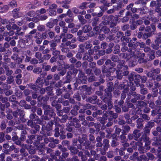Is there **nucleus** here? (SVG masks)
Returning <instances> with one entry per match:
<instances>
[{
  "label": "nucleus",
  "mask_w": 161,
  "mask_h": 161,
  "mask_svg": "<svg viewBox=\"0 0 161 161\" xmlns=\"http://www.w3.org/2000/svg\"><path fill=\"white\" fill-rule=\"evenodd\" d=\"M156 29V25L154 23L151 24L150 26H147L145 29V31L146 32L143 34V38L146 40L155 35Z\"/></svg>",
  "instance_id": "obj_9"
},
{
  "label": "nucleus",
  "mask_w": 161,
  "mask_h": 161,
  "mask_svg": "<svg viewBox=\"0 0 161 161\" xmlns=\"http://www.w3.org/2000/svg\"><path fill=\"white\" fill-rule=\"evenodd\" d=\"M127 95L128 98L131 99L130 102L134 103H136L137 100L140 99L143 100L146 97L144 96H141L140 94L133 91L129 92Z\"/></svg>",
  "instance_id": "obj_13"
},
{
  "label": "nucleus",
  "mask_w": 161,
  "mask_h": 161,
  "mask_svg": "<svg viewBox=\"0 0 161 161\" xmlns=\"http://www.w3.org/2000/svg\"><path fill=\"white\" fill-rule=\"evenodd\" d=\"M136 73L132 72L129 75H128V78L129 80V82H133L134 81L135 75Z\"/></svg>",
  "instance_id": "obj_55"
},
{
  "label": "nucleus",
  "mask_w": 161,
  "mask_h": 161,
  "mask_svg": "<svg viewBox=\"0 0 161 161\" xmlns=\"http://www.w3.org/2000/svg\"><path fill=\"white\" fill-rule=\"evenodd\" d=\"M115 43H118L120 41L122 42V45H127V43L131 41V38L124 35V33L121 31H118L116 34V36L114 39Z\"/></svg>",
  "instance_id": "obj_6"
},
{
  "label": "nucleus",
  "mask_w": 161,
  "mask_h": 161,
  "mask_svg": "<svg viewBox=\"0 0 161 161\" xmlns=\"http://www.w3.org/2000/svg\"><path fill=\"white\" fill-rule=\"evenodd\" d=\"M78 18L80 22L82 24H85L87 22V20L84 19L83 16L82 15H78Z\"/></svg>",
  "instance_id": "obj_60"
},
{
  "label": "nucleus",
  "mask_w": 161,
  "mask_h": 161,
  "mask_svg": "<svg viewBox=\"0 0 161 161\" xmlns=\"http://www.w3.org/2000/svg\"><path fill=\"white\" fill-rule=\"evenodd\" d=\"M137 105L138 108L142 111L144 107L147 106V103L142 101H138L137 103Z\"/></svg>",
  "instance_id": "obj_32"
},
{
  "label": "nucleus",
  "mask_w": 161,
  "mask_h": 161,
  "mask_svg": "<svg viewBox=\"0 0 161 161\" xmlns=\"http://www.w3.org/2000/svg\"><path fill=\"white\" fill-rule=\"evenodd\" d=\"M107 57L105 56L103 57L101 59L97 61V64L99 65H101L103 64L105 61L107 60Z\"/></svg>",
  "instance_id": "obj_58"
},
{
  "label": "nucleus",
  "mask_w": 161,
  "mask_h": 161,
  "mask_svg": "<svg viewBox=\"0 0 161 161\" xmlns=\"http://www.w3.org/2000/svg\"><path fill=\"white\" fill-rule=\"evenodd\" d=\"M70 68L68 69L69 70L67 73L66 76V80L64 82V83H69L71 81V79L72 78V76L73 77L75 76L78 73V70L75 68L74 64H70Z\"/></svg>",
  "instance_id": "obj_11"
},
{
  "label": "nucleus",
  "mask_w": 161,
  "mask_h": 161,
  "mask_svg": "<svg viewBox=\"0 0 161 161\" xmlns=\"http://www.w3.org/2000/svg\"><path fill=\"white\" fill-rule=\"evenodd\" d=\"M37 98L38 101L40 102L41 104H42L43 105V104H46L47 101L49 98H45L39 95L37 97Z\"/></svg>",
  "instance_id": "obj_35"
},
{
  "label": "nucleus",
  "mask_w": 161,
  "mask_h": 161,
  "mask_svg": "<svg viewBox=\"0 0 161 161\" xmlns=\"http://www.w3.org/2000/svg\"><path fill=\"white\" fill-rule=\"evenodd\" d=\"M91 105L89 104H86L84 105L83 107V108L79 110V112L80 113L83 114L85 113L86 109H88L89 108H90Z\"/></svg>",
  "instance_id": "obj_44"
},
{
  "label": "nucleus",
  "mask_w": 161,
  "mask_h": 161,
  "mask_svg": "<svg viewBox=\"0 0 161 161\" xmlns=\"http://www.w3.org/2000/svg\"><path fill=\"white\" fill-rule=\"evenodd\" d=\"M134 85L133 82H129L127 80H124L120 82L118 88L119 90H123L122 92H128L129 89L133 91L136 90V86Z\"/></svg>",
  "instance_id": "obj_4"
},
{
  "label": "nucleus",
  "mask_w": 161,
  "mask_h": 161,
  "mask_svg": "<svg viewBox=\"0 0 161 161\" xmlns=\"http://www.w3.org/2000/svg\"><path fill=\"white\" fill-rule=\"evenodd\" d=\"M34 38L36 39L35 42L37 44H40L43 39L42 33L41 34L40 32H36L34 36Z\"/></svg>",
  "instance_id": "obj_27"
},
{
  "label": "nucleus",
  "mask_w": 161,
  "mask_h": 161,
  "mask_svg": "<svg viewBox=\"0 0 161 161\" xmlns=\"http://www.w3.org/2000/svg\"><path fill=\"white\" fill-rule=\"evenodd\" d=\"M42 33V37L44 40L47 39L48 40H50L53 39L54 37L55 33L50 30L47 29L45 31Z\"/></svg>",
  "instance_id": "obj_14"
},
{
  "label": "nucleus",
  "mask_w": 161,
  "mask_h": 161,
  "mask_svg": "<svg viewBox=\"0 0 161 161\" xmlns=\"http://www.w3.org/2000/svg\"><path fill=\"white\" fill-rule=\"evenodd\" d=\"M125 10V9H124L122 10H120L118 14L115 15L114 16V21H117V22H119L120 21H119V19H120L119 18V17H123L124 14V13Z\"/></svg>",
  "instance_id": "obj_31"
},
{
  "label": "nucleus",
  "mask_w": 161,
  "mask_h": 161,
  "mask_svg": "<svg viewBox=\"0 0 161 161\" xmlns=\"http://www.w3.org/2000/svg\"><path fill=\"white\" fill-rule=\"evenodd\" d=\"M50 50H51L52 52V54L54 55V56L56 57V56H58L59 55L60 53V52L59 51L56 50V49L51 48L50 49Z\"/></svg>",
  "instance_id": "obj_61"
},
{
  "label": "nucleus",
  "mask_w": 161,
  "mask_h": 161,
  "mask_svg": "<svg viewBox=\"0 0 161 161\" xmlns=\"http://www.w3.org/2000/svg\"><path fill=\"white\" fill-rule=\"evenodd\" d=\"M66 90V87L65 86H64L62 89H60L59 88H58L57 89L56 93V94L58 96L60 95L62 93L64 92Z\"/></svg>",
  "instance_id": "obj_45"
},
{
  "label": "nucleus",
  "mask_w": 161,
  "mask_h": 161,
  "mask_svg": "<svg viewBox=\"0 0 161 161\" xmlns=\"http://www.w3.org/2000/svg\"><path fill=\"white\" fill-rule=\"evenodd\" d=\"M118 114L117 113H114L112 111L108 112L105 111L102 115V117H100L99 119L100 122L104 125V124L107 122V120L115 121V119L118 117Z\"/></svg>",
  "instance_id": "obj_2"
},
{
  "label": "nucleus",
  "mask_w": 161,
  "mask_h": 161,
  "mask_svg": "<svg viewBox=\"0 0 161 161\" xmlns=\"http://www.w3.org/2000/svg\"><path fill=\"white\" fill-rule=\"evenodd\" d=\"M71 0H57L56 3L60 6L66 9H68L69 8V4L71 2Z\"/></svg>",
  "instance_id": "obj_19"
},
{
  "label": "nucleus",
  "mask_w": 161,
  "mask_h": 161,
  "mask_svg": "<svg viewBox=\"0 0 161 161\" xmlns=\"http://www.w3.org/2000/svg\"><path fill=\"white\" fill-rule=\"evenodd\" d=\"M120 46L118 44H116L113 48V53L114 54H118L120 52Z\"/></svg>",
  "instance_id": "obj_43"
},
{
  "label": "nucleus",
  "mask_w": 161,
  "mask_h": 161,
  "mask_svg": "<svg viewBox=\"0 0 161 161\" xmlns=\"http://www.w3.org/2000/svg\"><path fill=\"white\" fill-rule=\"evenodd\" d=\"M158 114H161V106H157L153 109L152 111V115L153 116L157 115Z\"/></svg>",
  "instance_id": "obj_28"
},
{
  "label": "nucleus",
  "mask_w": 161,
  "mask_h": 161,
  "mask_svg": "<svg viewBox=\"0 0 161 161\" xmlns=\"http://www.w3.org/2000/svg\"><path fill=\"white\" fill-rule=\"evenodd\" d=\"M106 86L107 87L104 89V92L112 93V92L114 89L113 82L111 81L108 82Z\"/></svg>",
  "instance_id": "obj_24"
},
{
  "label": "nucleus",
  "mask_w": 161,
  "mask_h": 161,
  "mask_svg": "<svg viewBox=\"0 0 161 161\" xmlns=\"http://www.w3.org/2000/svg\"><path fill=\"white\" fill-rule=\"evenodd\" d=\"M83 31L84 33H88V32L92 30V27L91 26L89 25H84L82 28Z\"/></svg>",
  "instance_id": "obj_36"
},
{
  "label": "nucleus",
  "mask_w": 161,
  "mask_h": 161,
  "mask_svg": "<svg viewBox=\"0 0 161 161\" xmlns=\"http://www.w3.org/2000/svg\"><path fill=\"white\" fill-rule=\"evenodd\" d=\"M42 106L44 114L42 116V119L45 120H49L51 119H54L56 114L54 109L47 104H43Z\"/></svg>",
  "instance_id": "obj_1"
},
{
  "label": "nucleus",
  "mask_w": 161,
  "mask_h": 161,
  "mask_svg": "<svg viewBox=\"0 0 161 161\" xmlns=\"http://www.w3.org/2000/svg\"><path fill=\"white\" fill-rule=\"evenodd\" d=\"M154 80L153 79H149L146 82V86L149 89L152 88L153 86Z\"/></svg>",
  "instance_id": "obj_40"
},
{
  "label": "nucleus",
  "mask_w": 161,
  "mask_h": 161,
  "mask_svg": "<svg viewBox=\"0 0 161 161\" xmlns=\"http://www.w3.org/2000/svg\"><path fill=\"white\" fill-rule=\"evenodd\" d=\"M154 120H151L148 122L145 125L144 128L143 129V131H150L154 125Z\"/></svg>",
  "instance_id": "obj_23"
},
{
  "label": "nucleus",
  "mask_w": 161,
  "mask_h": 161,
  "mask_svg": "<svg viewBox=\"0 0 161 161\" xmlns=\"http://www.w3.org/2000/svg\"><path fill=\"white\" fill-rule=\"evenodd\" d=\"M117 67L120 69V70L122 72L124 76H127L128 75L129 73L128 70V68L127 65H125L124 61L122 62H120L118 64Z\"/></svg>",
  "instance_id": "obj_17"
},
{
  "label": "nucleus",
  "mask_w": 161,
  "mask_h": 161,
  "mask_svg": "<svg viewBox=\"0 0 161 161\" xmlns=\"http://www.w3.org/2000/svg\"><path fill=\"white\" fill-rule=\"evenodd\" d=\"M87 77L84 72L80 71L78 75V77L76 78L77 81L81 84H85L87 83Z\"/></svg>",
  "instance_id": "obj_15"
},
{
  "label": "nucleus",
  "mask_w": 161,
  "mask_h": 161,
  "mask_svg": "<svg viewBox=\"0 0 161 161\" xmlns=\"http://www.w3.org/2000/svg\"><path fill=\"white\" fill-rule=\"evenodd\" d=\"M71 120H69L68 123L66 124V131H72L74 127L75 128H79L81 126V125L80 123L79 120L76 117H75L73 119H71V117L69 118V119Z\"/></svg>",
  "instance_id": "obj_8"
},
{
  "label": "nucleus",
  "mask_w": 161,
  "mask_h": 161,
  "mask_svg": "<svg viewBox=\"0 0 161 161\" xmlns=\"http://www.w3.org/2000/svg\"><path fill=\"white\" fill-rule=\"evenodd\" d=\"M40 21H44L47 18V16L45 14H37Z\"/></svg>",
  "instance_id": "obj_63"
},
{
  "label": "nucleus",
  "mask_w": 161,
  "mask_h": 161,
  "mask_svg": "<svg viewBox=\"0 0 161 161\" xmlns=\"http://www.w3.org/2000/svg\"><path fill=\"white\" fill-rule=\"evenodd\" d=\"M101 127V124L100 123H95L94 127L95 128L96 130H95L94 128H90V131H100V128Z\"/></svg>",
  "instance_id": "obj_51"
},
{
  "label": "nucleus",
  "mask_w": 161,
  "mask_h": 161,
  "mask_svg": "<svg viewBox=\"0 0 161 161\" xmlns=\"http://www.w3.org/2000/svg\"><path fill=\"white\" fill-rule=\"evenodd\" d=\"M26 125H25V127L22 125H19L17 126L14 127V130H17V129L19 130H21L23 131H26V130H29L28 129L27 127L26 128Z\"/></svg>",
  "instance_id": "obj_42"
},
{
  "label": "nucleus",
  "mask_w": 161,
  "mask_h": 161,
  "mask_svg": "<svg viewBox=\"0 0 161 161\" xmlns=\"http://www.w3.org/2000/svg\"><path fill=\"white\" fill-rule=\"evenodd\" d=\"M97 53H94V58L95 59H98L100 56H103L105 53V51L104 49L99 50Z\"/></svg>",
  "instance_id": "obj_30"
},
{
  "label": "nucleus",
  "mask_w": 161,
  "mask_h": 161,
  "mask_svg": "<svg viewBox=\"0 0 161 161\" xmlns=\"http://www.w3.org/2000/svg\"><path fill=\"white\" fill-rule=\"evenodd\" d=\"M60 76L58 74H55L53 75V78L54 79H53L52 80V82L53 84H54L55 83V81L56 80H59L60 79Z\"/></svg>",
  "instance_id": "obj_62"
},
{
  "label": "nucleus",
  "mask_w": 161,
  "mask_h": 161,
  "mask_svg": "<svg viewBox=\"0 0 161 161\" xmlns=\"http://www.w3.org/2000/svg\"><path fill=\"white\" fill-rule=\"evenodd\" d=\"M155 37L156 39L155 40V43L160 44L161 43V33L159 32L157 33Z\"/></svg>",
  "instance_id": "obj_49"
},
{
  "label": "nucleus",
  "mask_w": 161,
  "mask_h": 161,
  "mask_svg": "<svg viewBox=\"0 0 161 161\" xmlns=\"http://www.w3.org/2000/svg\"><path fill=\"white\" fill-rule=\"evenodd\" d=\"M58 70L59 71L58 73L59 75L63 76L66 73V70L69 68L70 64L65 63L64 62H59L57 61Z\"/></svg>",
  "instance_id": "obj_12"
},
{
  "label": "nucleus",
  "mask_w": 161,
  "mask_h": 161,
  "mask_svg": "<svg viewBox=\"0 0 161 161\" xmlns=\"http://www.w3.org/2000/svg\"><path fill=\"white\" fill-rule=\"evenodd\" d=\"M97 98V96L96 95H94L92 96L86 97V100L87 102H89L92 104H95L96 102Z\"/></svg>",
  "instance_id": "obj_29"
},
{
  "label": "nucleus",
  "mask_w": 161,
  "mask_h": 161,
  "mask_svg": "<svg viewBox=\"0 0 161 161\" xmlns=\"http://www.w3.org/2000/svg\"><path fill=\"white\" fill-rule=\"evenodd\" d=\"M122 3V0H118L117 1V5H114L117 10H120L124 6V5Z\"/></svg>",
  "instance_id": "obj_41"
},
{
  "label": "nucleus",
  "mask_w": 161,
  "mask_h": 161,
  "mask_svg": "<svg viewBox=\"0 0 161 161\" xmlns=\"http://www.w3.org/2000/svg\"><path fill=\"white\" fill-rule=\"evenodd\" d=\"M82 87L84 89L85 93L83 95H82V97L83 99H84L87 95H89L92 93V88L91 87H88L86 85H84L82 86Z\"/></svg>",
  "instance_id": "obj_22"
},
{
  "label": "nucleus",
  "mask_w": 161,
  "mask_h": 161,
  "mask_svg": "<svg viewBox=\"0 0 161 161\" xmlns=\"http://www.w3.org/2000/svg\"><path fill=\"white\" fill-rule=\"evenodd\" d=\"M44 68V65H43L42 68L40 67H35L33 69V73L37 74H41L42 72V69Z\"/></svg>",
  "instance_id": "obj_46"
},
{
  "label": "nucleus",
  "mask_w": 161,
  "mask_h": 161,
  "mask_svg": "<svg viewBox=\"0 0 161 161\" xmlns=\"http://www.w3.org/2000/svg\"><path fill=\"white\" fill-rule=\"evenodd\" d=\"M86 35L88 36V38L89 37H96L98 36V33L96 32H94L93 31H92V30L90 31Z\"/></svg>",
  "instance_id": "obj_47"
},
{
  "label": "nucleus",
  "mask_w": 161,
  "mask_h": 161,
  "mask_svg": "<svg viewBox=\"0 0 161 161\" xmlns=\"http://www.w3.org/2000/svg\"><path fill=\"white\" fill-rule=\"evenodd\" d=\"M143 120L141 118H139L136 120V126L138 129H142L143 128L142 123Z\"/></svg>",
  "instance_id": "obj_33"
},
{
  "label": "nucleus",
  "mask_w": 161,
  "mask_h": 161,
  "mask_svg": "<svg viewBox=\"0 0 161 161\" xmlns=\"http://www.w3.org/2000/svg\"><path fill=\"white\" fill-rule=\"evenodd\" d=\"M53 76L52 75L49 74L48 75L46 79L42 78L39 77H38L37 79H39L40 81H42V80L43 81V83H45V85L46 86L48 85L49 84L50 85L53 84H52V80H53Z\"/></svg>",
  "instance_id": "obj_20"
},
{
  "label": "nucleus",
  "mask_w": 161,
  "mask_h": 161,
  "mask_svg": "<svg viewBox=\"0 0 161 161\" xmlns=\"http://www.w3.org/2000/svg\"><path fill=\"white\" fill-rule=\"evenodd\" d=\"M54 119L51 120L46 125H42V131H51L52 130V126L54 125Z\"/></svg>",
  "instance_id": "obj_21"
},
{
  "label": "nucleus",
  "mask_w": 161,
  "mask_h": 161,
  "mask_svg": "<svg viewBox=\"0 0 161 161\" xmlns=\"http://www.w3.org/2000/svg\"><path fill=\"white\" fill-rule=\"evenodd\" d=\"M132 16V13L130 11H127L125 14V15L122 18L119 19V21L122 23H124L127 22L130 19V17Z\"/></svg>",
  "instance_id": "obj_25"
},
{
  "label": "nucleus",
  "mask_w": 161,
  "mask_h": 161,
  "mask_svg": "<svg viewBox=\"0 0 161 161\" xmlns=\"http://www.w3.org/2000/svg\"><path fill=\"white\" fill-rule=\"evenodd\" d=\"M58 101L59 103H62L63 105L64 106H68L69 104V100H64V98L62 97L58 98Z\"/></svg>",
  "instance_id": "obj_37"
},
{
  "label": "nucleus",
  "mask_w": 161,
  "mask_h": 161,
  "mask_svg": "<svg viewBox=\"0 0 161 161\" xmlns=\"http://www.w3.org/2000/svg\"><path fill=\"white\" fill-rule=\"evenodd\" d=\"M141 76L139 74H137L136 73L135 75V77L134 80V82L136 84H139L140 82V79Z\"/></svg>",
  "instance_id": "obj_52"
},
{
  "label": "nucleus",
  "mask_w": 161,
  "mask_h": 161,
  "mask_svg": "<svg viewBox=\"0 0 161 161\" xmlns=\"http://www.w3.org/2000/svg\"><path fill=\"white\" fill-rule=\"evenodd\" d=\"M102 19L103 20L101 24H102L104 25H109L110 27L113 28L117 25V21H114V16L113 15H104L102 17Z\"/></svg>",
  "instance_id": "obj_5"
},
{
  "label": "nucleus",
  "mask_w": 161,
  "mask_h": 161,
  "mask_svg": "<svg viewBox=\"0 0 161 161\" xmlns=\"http://www.w3.org/2000/svg\"><path fill=\"white\" fill-rule=\"evenodd\" d=\"M103 13L101 12L99 13L97 12H93L92 13V15L93 16V17H97V18H99L101 17L103 15Z\"/></svg>",
  "instance_id": "obj_57"
},
{
  "label": "nucleus",
  "mask_w": 161,
  "mask_h": 161,
  "mask_svg": "<svg viewBox=\"0 0 161 161\" xmlns=\"http://www.w3.org/2000/svg\"><path fill=\"white\" fill-rule=\"evenodd\" d=\"M70 68L68 69L69 70L67 73L66 76V80L64 82V83H69L71 81V79L72 78V76L73 77L75 76L78 73V70L75 68L74 64H70Z\"/></svg>",
  "instance_id": "obj_10"
},
{
  "label": "nucleus",
  "mask_w": 161,
  "mask_h": 161,
  "mask_svg": "<svg viewBox=\"0 0 161 161\" xmlns=\"http://www.w3.org/2000/svg\"><path fill=\"white\" fill-rule=\"evenodd\" d=\"M44 83L43 81H40L39 79H37L34 83H30L28 84V86L33 91L36 92L38 93L39 95L43 94L46 92V89L42 87Z\"/></svg>",
  "instance_id": "obj_3"
},
{
  "label": "nucleus",
  "mask_w": 161,
  "mask_h": 161,
  "mask_svg": "<svg viewBox=\"0 0 161 161\" xmlns=\"http://www.w3.org/2000/svg\"><path fill=\"white\" fill-rule=\"evenodd\" d=\"M150 6L155 7V11L159 12L161 11V0H157L156 1H152L150 3Z\"/></svg>",
  "instance_id": "obj_18"
},
{
  "label": "nucleus",
  "mask_w": 161,
  "mask_h": 161,
  "mask_svg": "<svg viewBox=\"0 0 161 161\" xmlns=\"http://www.w3.org/2000/svg\"><path fill=\"white\" fill-rule=\"evenodd\" d=\"M155 51L153 50H151V51L148 53V55L149 56V60H151L155 58Z\"/></svg>",
  "instance_id": "obj_53"
},
{
  "label": "nucleus",
  "mask_w": 161,
  "mask_h": 161,
  "mask_svg": "<svg viewBox=\"0 0 161 161\" xmlns=\"http://www.w3.org/2000/svg\"><path fill=\"white\" fill-rule=\"evenodd\" d=\"M116 74L117 78L119 80H121L124 75L123 74L122 72L118 69L116 71Z\"/></svg>",
  "instance_id": "obj_56"
},
{
  "label": "nucleus",
  "mask_w": 161,
  "mask_h": 161,
  "mask_svg": "<svg viewBox=\"0 0 161 161\" xmlns=\"http://www.w3.org/2000/svg\"><path fill=\"white\" fill-rule=\"evenodd\" d=\"M114 62H112L111 60L110 59H107L105 62V65L106 66L110 64L111 67H110L114 68L116 65V64Z\"/></svg>",
  "instance_id": "obj_48"
},
{
  "label": "nucleus",
  "mask_w": 161,
  "mask_h": 161,
  "mask_svg": "<svg viewBox=\"0 0 161 161\" xmlns=\"http://www.w3.org/2000/svg\"><path fill=\"white\" fill-rule=\"evenodd\" d=\"M72 90H71V91H68L66 89V90L64 92H63V93H64L63 96L64 97L65 99L69 98L70 95V92H71V93H72Z\"/></svg>",
  "instance_id": "obj_54"
},
{
  "label": "nucleus",
  "mask_w": 161,
  "mask_h": 161,
  "mask_svg": "<svg viewBox=\"0 0 161 161\" xmlns=\"http://www.w3.org/2000/svg\"><path fill=\"white\" fill-rule=\"evenodd\" d=\"M112 93L104 92L103 94L100 97L103 102L107 103L109 109H111L113 107V103L112 98Z\"/></svg>",
  "instance_id": "obj_7"
},
{
  "label": "nucleus",
  "mask_w": 161,
  "mask_h": 161,
  "mask_svg": "<svg viewBox=\"0 0 161 161\" xmlns=\"http://www.w3.org/2000/svg\"><path fill=\"white\" fill-rule=\"evenodd\" d=\"M77 40L80 42H83L87 40L88 39V36L87 35L85 36L81 35L77 37Z\"/></svg>",
  "instance_id": "obj_50"
},
{
  "label": "nucleus",
  "mask_w": 161,
  "mask_h": 161,
  "mask_svg": "<svg viewBox=\"0 0 161 161\" xmlns=\"http://www.w3.org/2000/svg\"><path fill=\"white\" fill-rule=\"evenodd\" d=\"M137 42H135L131 41L128 43V46L129 47L128 51L130 53L132 52V50L135 49L137 47Z\"/></svg>",
  "instance_id": "obj_26"
},
{
  "label": "nucleus",
  "mask_w": 161,
  "mask_h": 161,
  "mask_svg": "<svg viewBox=\"0 0 161 161\" xmlns=\"http://www.w3.org/2000/svg\"><path fill=\"white\" fill-rule=\"evenodd\" d=\"M102 72L107 77H110L111 73H113L116 70L115 68L108 67L105 65L102 66Z\"/></svg>",
  "instance_id": "obj_16"
},
{
  "label": "nucleus",
  "mask_w": 161,
  "mask_h": 161,
  "mask_svg": "<svg viewBox=\"0 0 161 161\" xmlns=\"http://www.w3.org/2000/svg\"><path fill=\"white\" fill-rule=\"evenodd\" d=\"M35 112H32L30 115L29 117L31 119L35 121L38 118Z\"/></svg>",
  "instance_id": "obj_59"
},
{
  "label": "nucleus",
  "mask_w": 161,
  "mask_h": 161,
  "mask_svg": "<svg viewBox=\"0 0 161 161\" xmlns=\"http://www.w3.org/2000/svg\"><path fill=\"white\" fill-rule=\"evenodd\" d=\"M99 20L100 19L99 18L93 17L90 20V22L91 23L92 26H95L99 24Z\"/></svg>",
  "instance_id": "obj_34"
},
{
  "label": "nucleus",
  "mask_w": 161,
  "mask_h": 161,
  "mask_svg": "<svg viewBox=\"0 0 161 161\" xmlns=\"http://www.w3.org/2000/svg\"><path fill=\"white\" fill-rule=\"evenodd\" d=\"M100 30L105 34H108L110 31L109 29L106 26H103L101 29Z\"/></svg>",
  "instance_id": "obj_64"
},
{
  "label": "nucleus",
  "mask_w": 161,
  "mask_h": 161,
  "mask_svg": "<svg viewBox=\"0 0 161 161\" xmlns=\"http://www.w3.org/2000/svg\"><path fill=\"white\" fill-rule=\"evenodd\" d=\"M137 64V61L135 58H132L129 60L128 65L130 67H132L135 66Z\"/></svg>",
  "instance_id": "obj_38"
},
{
  "label": "nucleus",
  "mask_w": 161,
  "mask_h": 161,
  "mask_svg": "<svg viewBox=\"0 0 161 161\" xmlns=\"http://www.w3.org/2000/svg\"><path fill=\"white\" fill-rule=\"evenodd\" d=\"M138 11L139 15H142L147 14L149 11V9L146 7H144L142 8H140Z\"/></svg>",
  "instance_id": "obj_39"
}]
</instances>
